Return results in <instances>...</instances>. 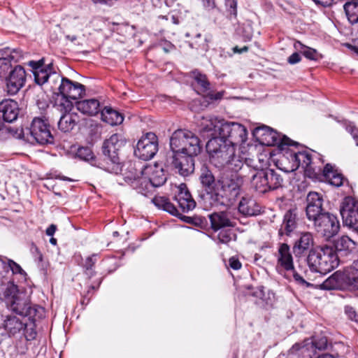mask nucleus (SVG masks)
I'll use <instances>...</instances> for the list:
<instances>
[{"label": "nucleus", "mask_w": 358, "mask_h": 358, "mask_svg": "<svg viewBox=\"0 0 358 358\" xmlns=\"http://www.w3.org/2000/svg\"><path fill=\"white\" fill-rule=\"evenodd\" d=\"M225 122L214 117H208L203 119L201 122L202 130L204 132H210L213 137H218L221 135V127Z\"/></svg>", "instance_id": "nucleus-29"}, {"label": "nucleus", "mask_w": 358, "mask_h": 358, "mask_svg": "<svg viewBox=\"0 0 358 358\" xmlns=\"http://www.w3.org/2000/svg\"><path fill=\"white\" fill-rule=\"evenodd\" d=\"M211 163L217 167L227 164L235 153V148L223 138L213 137L206 144Z\"/></svg>", "instance_id": "nucleus-7"}, {"label": "nucleus", "mask_w": 358, "mask_h": 358, "mask_svg": "<svg viewBox=\"0 0 358 358\" xmlns=\"http://www.w3.org/2000/svg\"><path fill=\"white\" fill-rule=\"evenodd\" d=\"M199 180L206 192L201 195V199L207 207L224 206L240 194L243 184V177L238 175L222 176L216 180L207 167L201 169Z\"/></svg>", "instance_id": "nucleus-2"}, {"label": "nucleus", "mask_w": 358, "mask_h": 358, "mask_svg": "<svg viewBox=\"0 0 358 358\" xmlns=\"http://www.w3.org/2000/svg\"><path fill=\"white\" fill-rule=\"evenodd\" d=\"M294 48L296 50H300L301 53L307 58L311 60H316L317 59L318 54L315 49L304 46L299 41H296L294 43Z\"/></svg>", "instance_id": "nucleus-40"}, {"label": "nucleus", "mask_w": 358, "mask_h": 358, "mask_svg": "<svg viewBox=\"0 0 358 358\" xmlns=\"http://www.w3.org/2000/svg\"><path fill=\"white\" fill-rule=\"evenodd\" d=\"M98 255L93 254L87 257L83 264V268L85 269V273L90 277L93 275V268L95 263L97 262Z\"/></svg>", "instance_id": "nucleus-41"}, {"label": "nucleus", "mask_w": 358, "mask_h": 358, "mask_svg": "<svg viewBox=\"0 0 358 358\" xmlns=\"http://www.w3.org/2000/svg\"><path fill=\"white\" fill-rule=\"evenodd\" d=\"M99 101L96 99H84L76 101V108L84 115L93 116L98 113Z\"/></svg>", "instance_id": "nucleus-30"}, {"label": "nucleus", "mask_w": 358, "mask_h": 358, "mask_svg": "<svg viewBox=\"0 0 358 358\" xmlns=\"http://www.w3.org/2000/svg\"><path fill=\"white\" fill-rule=\"evenodd\" d=\"M253 136L260 144L267 146L290 145L291 141L287 136H281L266 125L256 127L253 131Z\"/></svg>", "instance_id": "nucleus-13"}, {"label": "nucleus", "mask_w": 358, "mask_h": 358, "mask_svg": "<svg viewBox=\"0 0 358 358\" xmlns=\"http://www.w3.org/2000/svg\"><path fill=\"white\" fill-rule=\"evenodd\" d=\"M158 138L155 134L148 132L138 140L134 149V155L144 161L154 157L158 151Z\"/></svg>", "instance_id": "nucleus-12"}, {"label": "nucleus", "mask_w": 358, "mask_h": 358, "mask_svg": "<svg viewBox=\"0 0 358 358\" xmlns=\"http://www.w3.org/2000/svg\"><path fill=\"white\" fill-rule=\"evenodd\" d=\"M341 271L335 272L324 280L320 285L322 289H345Z\"/></svg>", "instance_id": "nucleus-34"}, {"label": "nucleus", "mask_w": 358, "mask_h": 358, "mask_svg": "<svg viewBox=\"0 0 358 358\" xmlns=\"http://www.w3.org/2000/svg\"><path fill=\"white\" fill-rule=\"evenodd\" d=\"M2 327L9 336L21 338L26 329V322L13 315H7L3 320Z\"/></svg>", "instance_id": "nucleus-24"}, {"label": "nucleus", "mask_w": 358, "mask_h": 358, "mask_svg": "<svg viewBox=\"0 0 358 358\" xmlns=\"http://www.w3.org/2000/svg\"><path fill=\"white\" fill-rule=\"evenodd\" d=\"M225 6L229 14L236 17L237 15V0H225Z\"/></svg>", "instance_id": "nucleus-50"}, {"label": "nucleus", "mask_w": 358, "mask_h": 358, "mask_svg": "<svg viewBox=\"0 0 358 358\" xmlns=\"http://www.w3.org/2000/svg\"><path fill=\"white\" fill-rule=\"evenodd\" d=\"M4 300L9 310L21 316L36 320L43 313V308L41 306H31L26 294L19 292L17 285L13 283H9L5 289Z\"/></svg>", "instance_id": "nucleus-4"}, {"label": "nucleus", "mask_w": 358, "mask_h": 358, "mask_svg": "<svg viewBox=\"0 0 358 358\" xmlns=\"http://www.w3.org/2000/svg\"><path fill=\"white\" fill-rule=\"evenodd\" d=\"M163 210L173 215H176L178 213V210L176 209V208L169 200L166 202V206Z\"/></svg>", "instance_id": "nucleus-59"}, {"label": "nucleus", "mask_w": 358, "mask_h": 358, "mask_svg": "<svg viewBox=\"0 0 358 358\" xmlns=\"http://www.w3.org/2000/svg\"><path fill=\"white\" fill-rule=\"evenodd\" d=\"M0 266L3 273L1 280V285L7 284L8 285L9 283H11L6 276L9 274L10 271H11L12 274L21 273L23 271L19 264L6 257H3V262H0Z\"/></svg>", "instance_id": "nucleus-28"}, {"label": "nucleus", "mask_w": 358, "mask_h": 358, "mask_svg": "<svg viewBox=\"0 0 358 358\" xmlns=\"http://www.w3.org/2000/svg\"><path fill=\"white\" fill-rule=\"evenodd\" d=\"M27 141L31 143H37L40 145L54 143V136L50 131V125L47 120L35 117L26 131Z\"/></svg>", "instance_id": "nucleus-9"}, {"label": "nucleus", "mask_w": 358, "mask_h": 358, "mask_svg": "<svg viewBox=\"0 0 358 358\" xmlns=\"http://www.w3.org/2000/svg\"><path fill=\"white\" fill-rule=\"evenodd\" d=\"M301 61V57L299 53L294 52L288 58V62L291 64H295Z\"/></svg>", "instance_id": "nucleus-60"}, {"label": "nucleus", "mask_w": 358, "mask_h": 358, "mask_svg": "<svg viewBox=\"0 0 358 358\" xmlns=\"http://www.w3.org/2000/svg\"><path fill=\"white\" fill-rule=\"evenodd\" d=\"M71 99V98L62 96L61 101L58 103V107L62 113H71V110L73 106Z\"/></svg>", "instance_id": "nucleus-46"}, {"label": "nucleus", "mask_w": 358, "mask_h": 358, "mask_svg": "<svg viewBox=\"0 0 358 358\" xmlns=\"http://www.w3.org/2000/svg\"><path fill=\"white\" fill-rule=\"evenodd\" d=\"M315 354L313 339H306L301 343L294 344L289 350L287 358H312Z\"/></svg>", "instance_id": "nucleus-22"}, {"label": "nucleus", "mask_w": 358, "mask_h": 358, "mask_svg": "<svg viewBox=\"0 0 358 358\" xmlns=\"http://www.w3.org/2000/svg\"><path fill=\"white\" fill-rule=\"evenodd\" d=\"M192 78L194 80V85L199 94H203L208 92L210 87V84L205 74L195 70L191 73Z\"/></svg>", "instance_id": "nucleus-36"}, {"label": "nucleus", "mask_w": 358, "mask_h": 358, "mask_svg": "<svg viewBox=\"0 0 358 358\" xmlns=\"http://www.w3.org/2000/svg\"><path fill=\"white\" fill-rule=\"evenodd\" d=\"M324 176L327 181L335 187L343 185L345 178L333 166L327 164L324 168Z\"/></svg>", "instance_id": "nucleus-33"}, {"label": "nucleus", "mask_w": 358, "mask_h": 358, "mask_svg": "<svg viewBox=\"0 0 358 358\" xmlns=\"http://www.w3.org/2000/svg\"><path fill=\"white\" fill-rule=\"evenodd\" d=\"M134 171L136 173V177L129 181H123V183L131 185L141 194H144L143 191L148 189L149 186L159 187L166 180L162 166L157 164L144 166L136 163Z\"/></svg>", "instance_id": "nucleus-5"}, {"label": "nucleus", "mask_w": 358, "mask_h": 358, "mask_svg": "<svg viewBox=\"0 0 358 358\" xmlns=\"http://www.w3.org/2000/svg\"><path fill=\"white\" fill-rule=\"evenodd\" d=\"M76 155L78 157L85 161H89L94 158V154L92 150L88 147H81L77 150Z\"/></svg>", "instance_id": "nucleus-45"}, {"label": "nucleus", "mask_w": 358, "mask_h": 358, "mask_svg": "<svg viewBox=\"0 0 358 358\" xmlns=\"http://www.w3.org/2000/svg\"><path fill=\"white\" fill-rule=\"evenodd\" d=\"M94 3L110 5L112 0H92Z\"/></svg>", "instance_id": "nucleus-64"}, {"label": "nucleus", "mask_w": 358, "mask_h": 358, "mask_svg": "<svg viewBox=\"0 0 358 358\" xmlns=\"http://www.w3.org/2000/svg\"><path fill=\"white\" fill-rule=\"evenodd\" d=\"M0 114L5 122H13L16 120L19 115L17 102L10 99L1 101Z\"/></svg>", "instance_id": "nucleus-26"}, {"label": "nucleus", "mask_w": 358, "mask_h": 358, "mask_svg": "<svg viewBox=\"0 0 358 358\" xmlns=\"http://www.w3.org/2000/svg\"><path fill=\"white\" fill-rule=\"evenodd\" d=\"M297 215L294 210H288L284 215L283 222L280 231H285L287 235H289L296 227Z\"/></svg>", "instance_id": "nucleus-37"}, {"label": "nucleus", "mask_w": 358, "mask_h": 358, "mask_svg": "<svg viewBox=\"0 0 358 358\" xmlns=\"http://www.w3.org/2000/svg\"><path fill=\"white\" fill-rule=\"evenodd\" d=\"M177 188L178 193L175 196V199L182 211L189 212L193 210L196 206V202L192 199L190 192L187 189V185L182 183Z\"/></svg>", "instance_id": "nucleus-25"}, {"label": "nucleus", "mask_w": 358, "mask_h": 358, "mask_svg": "<svg viewBox=\"0 0 358 358\" xmlns=\"http://www.w3.org/2000/svg\"><path fill=\"white\" fill-rule=\"evenodd\" d=\"M315 351L317 350H324L327 345V339L326 337L320 338L317 341L313 340Z\"/></svg>", "instance_id": "nucleus-53"}, {"label": "nucleus", "mask_w": 358, "mask_h": 358, "mask_svg": "<svg viewBox=\"0 0 358 358\" xmlns=\"http://www.w3.org/2000/svg\"><path fill=\"white\" fill-rule=\"evenodd\" d=\"M306 262L312 272L325 275L338 266L339 260L333 248L325 245L310 250L306 257Z\"/></svg>", "instance_id": "nucleus-6"}, {"label": "nucleus", "mask_w": 358, "mask_h": 358, "mask_svg": "<svg viewBox=\"0 0 358 358\" xmlns=\"http://www.w3.org/2000/svg\"><path fill=\"white\" fill-rule=\"evenodd\" d=\"M169 144L172 155L167 159V163L181 176L192 173L194 170V157L202 149L198 136L189 130L179 129L171 134Z\"/></svg>", "instance_id": "nucleus-1"}, {"label": "nucleus", "mask_w": 358, "mask_h": 358, "mask_svg": "<svg viewBox=\"0 0 358 358\" xmlns=\"http://www.w3.org/2000/svg\"><path fill=\"white\" fill-rule=\"evenodd\" d=\"M124 119V115L113 109V126L121 124Z\"/></svg>", "instance_id": "nucleus-56"}, {"label": "nucleus", "mask_w": 358, "mask_h": 358, "mask_svg": "<svg viewBox=\"0 0 358 358\" xmlns=\"http://www.w3.org/2000/svg\"><path fill=\"white\" fill-rule=\"evenodd\" d=\"M282 176L273 169L252 171L250 187L259 194H264L282 186Z\"/></svg>", "instance_id": "nucleus-8"}, {"label": "nucleus", "mask_w": 358, "mask_h": 358, "mask_svg": "<svg viewBox=\"0 0 358 358\" xmlns=\"http://www.w3.org/2000/svg\"><path fill=\"white\" fill-rule=\"evenodd\" d=\"M276 258V269L279 273L292 271L293 278L296 282L301 285H306L307 287L310 285L309 282H306L295 271L293 257L288 244L283 243L279 245Z\"/></svg>", "instance_id": "nucleus-10"}, {"label": "nucleus", "mask_w": 358, "mask_h": 358, "mask_svg": "<svg viewBox=\"0 0 358 358\" xmlns=\"http://www.w3.org/2000/svg\"><path fill=\"white\" fill-rule=\"evenodd\" d=\"M227 164H230L234 171H238L242 169L245 170L250 167L246 166L245 160L243 161L239 156H236L235 154L234 155V157L231 158L230 162Z\"/></svg>", "instance_id": "nucleus-43"}, {"label": "nucleus", "mask_w": 358, "mask_h": 358, "mask_svg": "<svg viewBox=\"0 0 358 358\" xmlns=\"http://www.w3.org/2000/svg\"><path fill=\"white\" fill-rule=\"evenodd\" d=\"M113 173L117 178L116 181L122 185L123 181H129L136 177L134 171L136 162L127 160L126 152L128 149L127 139L122 129L120 132H113Z\"/></svg>", "instance_id": "nucleus-3"}, {"label": "nucleus", "mask_w": 358, "mask_h": 358, "mask_svg": "<svg viewBox=\"0 0 358 358\" xmlns=\"http://www.w3.org/2000/svg\"><path fill=\"white\" fill-rule=\"evenodd\" d=\"M314 238L310 232H303L294 242L292 250L296 257H303L306 252L314 249Z\"/></svg>", "instance_id": "nucleus-23"}, {"label": "nucleus", "mask_w": 358, "mask_h": 358, "mask_svg": "<svg viewBox=\"0 0 358 358\" xmlns=\"http://www.w3.org/2000/svg\"><path fill=\"white\" fill-rule=\"evenodd\" d=\"M224 92H214L211 90L210 87L208 90V92H206V93L203 94V96L206 98L209 99L211 102L214 101H218L221 100L223 97Z\"/></svg>", "instance_id": "nucleus-48"}, {"label": "nucleus", "mask_w": 358, "mask_h": 358, "mask_svg": "<svg viewBox=\"0 0 358 358\" xmlns=\"http://www.w3.org/2000/svg\"><path fill=\"white\" fill-rule=\"evenodd\" d=\"M346 129L349 133H350L353 139L356 142V145H358V128L350 122L346 126Z\"/></svg>", "instance_id": "nucleus-52"}, {"label": "nucleus", "mask_w": 358, "mask_h": 358, "mask_svg": "<svg viewBox=\"0 0 358 358\" xmlns=\"http://www.w3.org/2000/svg\"><path fill=\"white\" fill-rule=\"evenodd\" d=\"M112 148V136L106 138L101 146V153L103 157V160L107 162H112V157L110 156V149Z\"/></svg>", "instance_id": "nucleus-42"}, {"label": "nucleus", "mask_w": 358, "mask_h": 358, "mask_svg": "<svg viewBox=\"0 0 358 358\" xmlns=\"http://www.w3.org/2000/svg\"><path fill=\"white\" fill-rule=\"evenodd\" d=\"M340 213L343 224L358 234V201L348 196L342 202Z\"/></svg>", "instance_id": "nucleus-15"}, {"label": "nucleus", "mask_w": 358, "mask_h": 358, "mask_svg": "<svg viewBox=\"0 0 358 358\" xmlns=\"http://www.w3.org/2000/svg\"><path fill=\"white\" fill-rule=\"evenodd\" d=\"M269 158L266 154H260L256 158L245 157V162L247 166L252 167L253 171L268 170Z\"/></svg>", "instance_id": "nucleus-35"}, {"label": "nucleus", "mask_w": 358, "mask_h": 358, "mask_svg": "<svg viewBox=\"0 0 358 358\" xmlns=\"http://www.w3.org/2000/svg\"><path fill=\"white\" fill-rule=\"evenodd\" d=\"M345 313L350 320L358 322V314L356 313L352 308L348 306L345 307Z\"/></svg>", "instance_id": "nucleus-58"}, {"label": "nucleus", "mask_w": 358, "mask_h": 358, "mask_svg": "<svg viewBox=\"0 0 358 358\" xmlns=\"http://www.w3.org/2000/svg\"><path fill=\"white\" fill-rule=\"evenodd\" d=\"M202 2L203 6L208 9H213L215 7V2L214 0H201Z\"/></svg>", "instance_id": "nucleus-62"}, {"label": "nucleus", "mask_w": 358, "mask_h": 358, "mask_svg": "<svg viewBox=\"0 0 358 358\" xmlns=\"http://www.w3.org/2000/svg\"><path fill=\"white\" fill-rule=\"evenodd\" d=\"M306 213L307 219L313 222L325 212L322 208L323 199L317 192H310L307 196Z\"/></svg>", "instance_id": "nucleus-20"}, {"label": "nucleus", "mask_w": 358, "mask_h": 358, "mask_svg": "<svg viewBox=\"0 0 358 358\" xmlns=\"http://www.w3.org/2000/svg\"><path fill=\"white\" fill-rule=\"evenodd\" d=\"M238 210L245 215L255 216L260 213L261 207L252 198L243 197L238 204Z\"/></svg>", "instance_id": "nucleus-27"}, {"label": "nucleus", "mask_w": 358, "mask_h": 358, "mask_svg": "<svg viewBox=\"0 0 358 358\" xmlns=\"http://www.w3.org/2000/svg\"><path fill=\"white\" fill-rule=\"evenodd\" d=\"M79 122V116L76 113H63L58 122V127L63 132H69Z\"/></svg>", "instance_id": "nucleus-32"}, {"label": "nucleus", "mask_w": 358, "mask_h": 358, "mask_svg": "<svg viewBox=\"0 0 358 358\" xmlns=\"http://www.w3.org/2000/svg\"><path fill=\"white\" fill-rule=\"evenodd\" d=\"M56 83H59L58 87L54 88L52 87L53 92L62 97L77 99L85 93V86L80 83L73 82L67 78H61L59 80H55Z\"/></svg>", "instance_id": "nucleus-16"}, {"label": "nucleus", "mask_w": 358, "mask_h": 358, "mask_svg": "<svg viewBox=\"0 0 358 358\" xmlns=\"http://www.w3.org/2000/svg\"><path fill=\"white\" fill-rule=\"evenodd\" d=\"M343 8L348 21L352 24L358 23V3L354 1L346 2Z\"/></svg>", "instance_id": "nucleus-39"}, {"label": "nucleus", "mask_w": 358, "mask_h": 358, "mask_svg": "<svg viewBox=\"0 0 358 358\" xmlns=\"http://www.w3.org/2000/svg\"><path fill=\"white\" fill-rule=\"evenodd\" d=\"M220 138L226 139L227 142L235 146L244 143L248 138V131L246 128L237 122H224L221 127Z\"/></svg>", "instance_id": "nucleus-14"}, {"label": "nucleus", "mask_w": 358, "mask_h": 358, "mask_svg": "<svg viewBox=\"0 0 358 358\" xmlns=\"http://www.w3.org/2000/svg\"><path fill=\"white\" fill-rule=\"evenodd\" d=\"M36 335V332L33 329V328L28 329L27 325L26 324V329L24 333L22 334L21 337L24 336L27 341H31L35 338Z\"/></svg>", "instance_id": "nucleus-55"}, {"label": "nucleus", "mask_w": 358, "mask_h": 358, "mask_svg": "<svg viewBox=\"0 0 358 358\" xmlns=\"http://www.w3.org/2000/svg\"><path fill=\"white\" fill-rule=\"evenodd\" d=\"M57 229V227L55 224H50L46 229V234L49 236H52L54 235V234L55 233V231Z\"/></svg>", "instance_id": "nucleus-63"}, {"label": "nucleus", "mask_w": 358, "mask_h": 358, "mask_svg": "<svg viewBox=\"0 0 358 358\" xmlns=\"http://www.w3.org/2000/svg\"><path fill=\"white\" fill-rule=\"evenodd\" d=\"M289 159L292 160V164L285 167L287 173L296 170L299 166L304 169L305 175L309 178H315L317 175L311 166L312 159L307 152H299L289 155Z\"/></svg>", "instance_id": "nucleus-17"}, {"label": "nucleus", "mask_w": 358, "mask_h": 358, "mask_svg": "<svg viewBox=\"0 0 358 358\" xmlns=\"http://www.w3.org/2000/svg\"><path fill=\"white\" fill-rule=\"evenodd\" d=\"M231 234L227 231H222L217 235L219 243L227 244L231 240Z\"/></svg>", "instance_id": "nucleus-51"}, {"label": "nucleus", "mask_w": 358, "mask_h": 358, "mask_svg": "<svg viewBox=\"0 0 358 358\" xmlns=\"http://www.w3.org/2000/svg\"><path fill=\"white\" fill-rule=\"evenodd\" d=\"M229 265L234 270H238L242 266L239 259L235 257H232L229 259Z\"/></svg>", "instance_id": "nucleus-57"}, {"label": "nucleus", "mask_w": 358, "mask_h": 358, "mask_svg": "<svg viewBox=\"0 0 358 358\" xmlns=\"http://www.w3.org/2000/svg\"><path fill=\"white\" fill-rule=\"evenodd\" d=\"M168 200V199L163 196H155L152 199V202L159 208L164 209Z\"/></svg>", "instance_id": "nucleus-54"}, {"label": "nucleus", "mask_w": 358, "mask_h": 358, "mask_svg": "<svg viewBox=\"0 0 358 358\" xmlns=\"http://www.w3.org/2000/svg\"><path fill=\"white\" fill-rule=\"evenodd\" d=\"M345 289H358V269L350 267L341 271Z\"/></svg>", "instance_id": "nucleus-31"}, {"label": "nucleus", "mask_w": 358, "mask_h": 358, "mask_svg": "<svg viewBox=\"0 0 358 358\" xmlns=\"http://www.w3.org/2000/svg\"><path fill=\"white\" fill-rule=\"evenodd\" d=\"M291 154H295V152L292 151L286 152L285 154L282 155V157L280 158L279 161L280 164L281 165V166H280L279 169L286 173L287 172L285 168L292 164V160H291V159H289V155Z\"/></svg>", "instance_id": "nucleus-49"}, {"label": "nucleus", "mask_w": 358, "mask_h": 358, "mask_svg": "<svg viewBox=\"0 0 358 358\" xmlns=\"http://www.w3.org/2000/svg\"><path fill=\"white\" fill-rule=\"evenodd\" d=\"M102 122L112 124V107L105 106L100 113Z\"/></svg>", "instance_id": "nucleus-47"}, {"label": "nucleus", "mask_w": 358, "mask_h": 358, "mask_svg": "<svg viewBox=\"0 0 358 358\" xmlns=\"http://www.w3.org/2000/svg\"><path fill=\"white\" fill-rule=\"evenodd\" d=\"M315 231L327 240L336 236L340 230V222L334 214L324 213L313 222Z\"/></svg>", "instance_id": "nucleus-11"}, {"label": "nucleus", "mask_w": 358, "mask_h": 358, "mask_svg": "<svg viewBox=\"0 0 358 358\" xmlns=\"http://www.w3.org/2000/svg\"><path fill=\"white\" fill-rule=\"evenodd\" d=\"M26 72L21 66H16L10 71L6 78V91L9 94L14 95L24 85Z\"/></svg>", "instance_id": "nucleus-19"}, {"label": "nucleus", "mask_w": 358, "mask_h": 358, "mask_svg": "<svg viewBox=\"0 0 358 358\" xmlns=\"http://www.w3.org/2000/svg\"><path fill=\"white\" fill-rule=\"evenodd\" d=\"M28 65L32 68L34 79L38 85H43L49 78L55 83L56 80H59V75L52 72L51 64H48L46 68L43 67V59L38 61H29Z\"/></svg>", "instance_id": "nucleus-18"}, {"label": "nucleus", "mask_w": 358, "mask_h": 358, "mask_svg": "<svg viewBox=\"0 0 358 358\" xmlns=\"http://www.w3.org/2000/svg\"><path fill=\"white\" fill-rule=\"evenodd\" d=\"M211 227L217 231L224 227H234L236 226V219L231 211H220L209 215Z\"/></svg>", "instance_id": "nucleus-21"}, {"label": "nucleus", "mask_w": 358, "mask_h": 358, "mask_svg": "<svg viewBox=\"0 0 358 358\" xmlns=\"http://www.w3.org/2000/svg\"><path fill=\"white\" fill-rule=\"evenodd\" d=\"M356 243L348 236H342L334 242L336 250L350 252L355 248Z\"/></svg>", "instance_id": "nucleus-38"}, {"label": "nucleus", "mask_w": 358, "mask_h": 358, "mask_svg": "<svg viewBox=\"0 0 358 358\" xmlns=\"http://www.w3.org/2000/svg\"><path fill=\"white\" fill-rule=\"evenodd\" d=\"M11 67L10 59L6 57H0V80L5 78Z\"/></svg>", "instance_id": "nucleus-44"}, {"label": "nucleus", "mask_w": 358, "mask_h": 358, "mask_svg": "<svg viewBox=\"0 0 358 358\" xmlns=\"http://www.w3.org/2000/svg\"><path fill=\"white\" fill-rule=\"evenodd\" d=\"M317 5L327 7L332 4L334 0H313Z\"/></svg>", "instance_id": "nucleus-61"}]
</instances>
